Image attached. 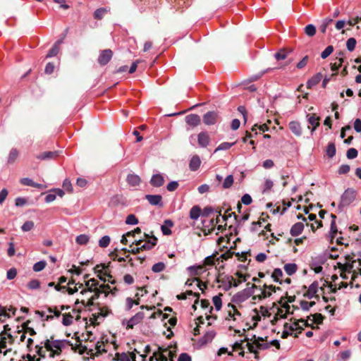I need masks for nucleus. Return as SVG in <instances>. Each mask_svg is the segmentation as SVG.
<instances>
[{
    "mask_svg": "<svg viewBox=\"0 0 361 361\" xmlns=\"http://www.w3.org/2000/svg\"><path fill=\"white\" fill-rule=\"evenodd\" d=\"M66 343L68 345H72L70 341L67 340H54V336L50 337V339H47L44 342V346L47 350L50 351L49 357H54L59 355L62 351V343Z\"/></svg>",
    "mask_w": 361,
    "mask_h": 361,
    "instance_id": "nucleus-1",
    "label": "nucleus"
},
{
    "mask_svg": "<svg viewBox=\"0 0 361 361\" xmlns=\"http://www.w3.org/2000/svg\"><path fill=\"white\" fill-rule=\"evenodd\" d=\"M304 326L310 327L312 329H319L318 326H314L312 324H309L304 319H294L293 325H289L288 323H285L283 325L284 329H288L290 331L298 330V332L293 334V337L298 338V335L302 333L304 330Z\"/></svg>",
    "mask_w": 361,
    "mask_h": 361,
    "instance_id": "nucleus-2",
    "label": "nucleus"
},
{
    "mask_svg": "<svg viewBox=\"0 0 361 361\" xmlns=\"http://www.w3.org/2000/svg\"><path fill=\"white\" fill-rule=\"evenodd\" d=\"M355 199V191L352 188L347 189L341 196V205L348 206Z\"/></svg>",
    "mask_w": 361,
    "mask_h": 361,
    "instance_id": "nucleus-3",
    "label": "nucleus"
},
{
    "mask_svg": "<svg viewBox=\"0 0 361 361\" xmlns=\"http://www.w3.org/2000/svg\"><path fill=\"white\" fill-rule=\"evenodd\" d=\"M111 262H109L107 265L105 264H100L95 266L94 268V272L98 274H104V275L107 276L109 278L108 281L111 283L114 284L116 283L115 280L111 281L110 279H112V276L111 275L109 271V267L110 265Z\"/></svg>",
    "mask_w": 361,
    "mask_h": 361,
    "instance_id": "nucleus-4",
    "label": "nucleus"
},
{
    "mask_svg": "<svg viewBox=\"0 0 361 361\" xmlns=\"http://www.w3.org/2000/svg\"><path fill=\"white\" fill-rule=\"evenodd\" d=\"M112 56H113V51L111 49H106L102 50L98 57V60H97L98 63L101 66H104L110 61Z\"/></svg>",
    "mask_w": 361,
    "mask_h": 361,
    "instance_id": "nucleus-5",
    "label": "nucleus"
},
{
    "mask_svg": "<svg viewBox=\"0 0 361 361\" xmlns=\"http://www.w3.org/2000/svg\"><path fill=\"white\" fill-rule=\"evenodd\" d=\"M219 115L215 111H208L203 116V122L207 126L214 125L216 123Z\"/></svg>",
    "mask_w": 361,
    "mask_h": 361,
    "instance_id": "nucleus-6",
    "label": "nucleus"
},
{
    "mask_svg": "<svg viewBox=\"0 0 361 361\" xmlns=\"http://www.w3.org/2000/svg\"><path fill=\"white\" fill-rule=\"evenodd\" d=\"M197 142L201 147H207L210 142V137L207 132H200L197 135Z\"/></svg>",
    "mask_w": 361,
    "mask_h": 361,
    "instance_id": "nucleus-7",
    "label": "nucleus"
},
{
    "mask_svg": "<svg viewBox=\"0 0 361 361\" xmlns=\"http://www.w3.org/2000/svg\"><path fill=\"white\" fill-rule=\"evenodd\" d=\"M185 122L188 125L194 128L201 123V118L199 115L192 114L185 116Z\"/></svg>",
    "mask_w": 361,
    "mask_h": 361,
    "instance_id": "nucleus-8",
    "label": "nucleus"
},
{
    "mask_svg": "<svg viewBox=\"0 0 361 361\" xmlns=\"http://www.w3.org/2000/svg\"><path fill=\"white\" fill-rule=\"evenodd\" d=\"M251 295V293L247 289L237 293L234 296L233 301L235 302H243L248 299Z\"/></svg>",
    "mask_w": 361,
    "mask_h": 361,
    "instance_id": "nucleus-9",
    "label": "nucleus"
},
{
    "mask_svg": "<svg viewBox=\"0 0 361 361\" xmlns=\"http://www.w3.org/2000/svg\"><path fill=\"white\" fill-rule=\"evenodd\" d=\"M143 319L144 313L142 312H137L128 320L127 323V329H133L135 324L140 323Z\"/></svg>",
    "mask_w": 361,
    "mask_h": 361,
    "instance_id": "nucleus-10",
    "label": "nucleus"
},
{
    "mask_svg": "<svg viewBox=\"0 0 361 361\" xmlns=\"http://www.w3.org/2000/svg\"><path fill=\"white\" fill-rule=\"evenodd\" d=\"M293 49L291 47H285L279 49L274 55L275 59L277 61L286 59L289 54L293 53Z\"/></svg>",
    "mask_w": 361,
    "mask_h": 361,
    "instance_id": "nucleus-11",
    "label": "nucleus"
},
{
    "mask_svg": "<svg viewBox=\"0 0 361 361\" xmlns=\"http://www.w3.org/2000/svg\"><path fill=\"white\" fill-rule=\"evenodd\" d=\"M59 154L58 151L54 152H44L37 155H36V158L39 160H50L56 159Z\"/></svg>",
    "mask_w": 361,
    "mask_h": 361,
    "instance_id": "nucleus-12",
    "label": "nucleus"
},
{
    "mask_svg": "<svg viewBox=\"0 0 361 361\" xmlns=\"http://www.w3.org/2000/svg\"><path fill=\"white\" fill-rule=\"evenodd\" d=\"M319 288V283L315 281L308 288L307 290L303 294V296L311 299L317 293Z\"/></svg>",
    "mask_w": 361,
    "mask_h": 361,
    "instance_id": "nucleus-13",
    "label": "nucleus"
},
{
    "mask_svg": "<svg viewBox=\"0 0 361 361\" xmlns=\"http://www.w3.org/2000/svg\"><path fill=\"white\" fill-rule=\"evenodd\" d=\"M201 159L197 154L193 155L189 163V169L192 171H196L200 166Z\"/></svg>",
    "mask_w": 361,
    "mask_h": 361,
    "instance_id": "nucleus-14",
    "label": "nucleus"
},
{
    "mask_svg": "<svg viewBox=\"0 0 361 361\" xmlns=\"http://www.w3.org/2000/svg\"><path fill=\"white\" fill-rule=\"evenodd\" d=\"M158 239L154 236L152 235V240H147L146 243L143 245H141L139 247V249L142 250H149L152 249L157 243Z\"/></svg>",
    "mask_w": 361,
    "mask_h": 361,
    "instance_id": "nucleus-15",
    "label": "nucleus"
},
{
    "mask_svg": "<svg viewBox=\"0 0 361 361\" xmlns=\"http://www.w3.org/2000/svg\"><path fill=\"white\" fill-rule=\"evenodd\" d=\"M164 183V177L161 174H154L150 180V184L154 187H161Z\"/></svg>",
    "mask_w": 361,
    "mask_h": 361,
    "instance_id": "nucleus-16",
    "label": "nucleus"
},
{
    "mask_svg": "<svg viewBox=\"0 0 361 361\" xmlns=\"http://www.w3.org/2000/svg\"><path fill=\"white\" fill-rule=\"evenodd\" d=\"M304 229V224L302 222L295 223L290 228V233L292 236L299 235Z\"/></svg>",
    "mask_w": 361,
    "mask_h": 361,
    "instance_id": "nucleus-17",
    "label": "nucleus"
},
{
    "mask_svg": "<svg viewBox=\"0 0 361 361\" xmlns=\"http://www.w3.org/2000/svg\"><path fill=\"white\" fill-rule=\"evenodd\" d=\"M308 122L310 125L312 126V131L316 130V128L319 126L320 117L316 116V114H307Z\"/></svg>",
    "mask_w": 361,
    "mask_h": 361,
    "instance_id": "nucleus-18",
    "label": "nucleus"
},
{
    "mask_svg": "<svg viewBox=\"0 0 361 361\" xmlns=\"http://www.w3.org/2000/svg\"><path fill=\"white\" fill-rule=\"evenodd\" d=\"M288 127L291 132L296 136H300L302 135V129L298 122L291 121L289 123Z\"/></svg>",
    "mask_w": 361,
    "mask_h": 361,
    "instance_id": "nucleus-19",
    "label": "nucleus"
},
{
    "mask_svg": "<svg viewBox=\"0 0 361 361\" xmlns=\"http://www.w3.org/2000/svg\"><path fill=\"white\" fill-rule=\"evenodd\" d=\"M322 78H323V75L322 73H318L315 74L307 82V88H312L314 85H317L321 81Z\"/></svg>",
    "mask_w": 361,
    "mask_h": 361,
    "instance_id": "nucleus-20",
    "label": "nucleus"
},
{
    "mask_svg": "<svg viewBox=\"0 0 361 361\" xmlns=\"http://www.w3.org/2000/svg\"><path fill=\"white\" fill-rule=\"evenodd\" d=\"M146 200L152 205H159L161 204L162 197L159 195H147L145 196Z\"/></svg>",
    "mask_w": 361,
    "mask_h": 361,
    "instance_id": "nucleus-21",
    "label": "nucleus"
},
{
    "mask_svg": "<svg viewBox=\"0 0 361 361\" xmlns=\"http://www.w3.org/2000/svg\"><path fill=\"white\" fill-rule=\"evenodd\" d=\"M127 182L132 186H137L140 183L141 180L137 175L129 174L127 176Z\"/></svg>",
    "mask_w": 361,
    "mask_h": 361,
    "instance_id": "nucleus-22",
    "label": "nucleus"
},
{
    "mask_svg": "<svg viewBox=\"0 0 361 361\" xmlns=\"http://www.w3.org/2000/svg\"><path fill=\"white\" fill-rule=\"evenodd\" d=\"M283 268L286 273L288 275L291 276L297 271L298 266L295 263H288L285 264Z\"/></svg>",
    "mask_w": 361,
    "mask_h": 361,
    "instance_id": "nucleus-23",
    "label": "nucleus"
},
{
    "mask_svg": "<svg viewBox=\"0 0 361 361\" xmlns=\"http://www.w3.org/2000/svg\"><path fill=\"white\" fill-rule=\"evenodd\" d=\"M201 208L199 206H194L190 211V217L192 219L196 220L201 214Z\"/></svg>",
    "mask_w": 361,
    "mask_h": 361,
    "instance_id": "nucleus-24",
    "label": "nucleus"
},
{
    "mask_svg": "<svg viewBox=\"0 0 361 361\" xmlns=\"http://www.w3.org/2000/svg\"><path fill=\"white\" fill-rule=\"evenodd\" d=\"M355 262V260H353L351 264H342L338 262L337 264L338 268L341 270L342 272H351L353 268V263Z\"/></svg>",
    "mask_w": 361,
    "mask_h": 361,
    "instance_id": "nucleus-25",
    "label": "nucleus"
},
{
    "mask_svg": "<svg viewBox=\"0 0 361 361\" xmlns=\"http://www.w3.org/2000/svg\"><path fill=\"white\" fill-rule=\"evenodd\" d=\"M283 276V272L281 269L276 268L274 269V271L271 274V278L274 279V281L279 283L280 284H282V281L280 280V278Z\"/></svg>",
    "mask_w": 361,
    "mask_h": 361,
    "instance_id": "nucleus-26",
    "label": "nucleus"
},
{
    "mask_svg": "<svg viewBox=\"0 0 361 361\" xmlns=\"http://www.w3.org/2000/svg\"><path fill=\"white\" fill-rule=\"evenodd\" d=\"M326 155L329 158H332L335 156L336 152V145L334 142H329L326 147Z\"/></svg>",
    "mask_w": 361,
    "mask_h": 361,
    "instance_id": "nucleus-27",
    "label": "nucleus"
},
{
    "mask_svg": "<svg viewBox=\"0 0 361 361\" xmlns=\"http://www.w3.org/2000/svg\"><path fill=\"white\" fill-rule=\"evenodd\" d=\"M221 296H223V294L219 293L218 295H215L212 298L213 303L216 310H220L222 307Z\"/></svg>",
    "mask_w": 361,
    "mask_h": 361,
    "instance_id": "nucleus-28",
    "label": "nucleus"
},
{
    "mask_svg": "<svg viewBox=\"0 0 361 361\" xmlns=\"http://www.w3.org/2000/svg\"><path fill=\"white\" fill-rule=\"evenodd\" d=\"M30 323V320H27L22 324L23 330L25 333H29L30 336H35L37 333L35 329L32 327H29L28 325Z\"/></svg>",
    "mask_w": 361,
    "mask_h": 361,
    "instance_id": "nucleus-29",
    "label": "nucleus"
},
{
    "mask_svg": "<svg viewBox=\"0 0 361 361\" xmlns=\"http://www.w3.org/2000/svg\"><path fill=\"white\" fill-rule=\"evenodd\" d=\"M19 155V152L17 149L13 148L10 151L8 158V162L10 164L13 163L18 158Z\"/></svg>",
    "mask_w": 361,
    "mask_h": 361,
    "instance_id": "nucleus-30",
    "label": "nucleus"
},
{
    "mask_svg": "<svg viewBox=\"0 0 361 361\" xmlns=\"http://www.w3.org/2000/svg\"><path fill=\"white\" fill-rule=\"evenodd\" d=\"M90 240V237L85 234H81L76 237L75 242L78 245H86Z\"/></svg>",
    "mask_w": 361,
    "mask_h": 361,
    "instance_id": "nucleus-31",
    "label": "nucleus"
},
{
    "mask_svg": "<svg viewBox=\"0 0 361 361\" xmlns=\"http://www.w3.org/2000/svg\"><path fill=\"white\" fill-rule=\"evenodd\" d=\"M63 315L62 324L67 326H70L73 324V317L71 313H64Z\"/></svg>",
    "mask_w": 361,
    "mask_h": 361,
    "instance_id": "nucleus-32",
    "label": "nucleus"
},
{
    "mask_svg": "<svg viewBox=\"0 0 361 361\" xmlns=\"http://www.w3.org/2000/svg\"><path fill=\"white\" fill-rule=\"evenodd\" d=\"M305 33L308 37H313L316 34V27L312 24H309L304 28Z\"/></svg>",
    "mask_w": 361,
    "mask_h": 361,
    "instance_id": "nucleus-33",
    "label": "nucleus"
},
{
    "mask_svg": "<svg viewBox=\"0 0 361 361\" xmlns=\"http://www.w3.org/2000/svg\"><path fill=\"white\" fill-rule=\"evenodd\" d=\"M235 144V142H222L214 150V153H216L218 151L221 150H227L230 149L232 146H233Z\"/></svg>",
    "mask_w": 361,
    "mask_h": 361,
    "instance_id": "nucleus-34",
    "label": "nucleus"
},
{
    "mask_svg": "<svg viewBox=\"0 0 361 361\" xmlns=\"http://www.w3.org/2000/svg\"><path fill=\"white\" fill-rule=\"evenodd\" d=\"M310 317H313V322L317 324H322L325 318V317L322 315L321 313H315L314 314H310V316L307 317V319H310Z\"/></svg>",
    "mask_w": 361,
    "mask_h": 361,
    "instance_id": "nucleus-35",
    "label": "nucleus"
},
{
    "mask_svg": "<svg viewBox=\"0 0 361 361\" xmlns=\"http://www.w3.org/2000/svg\"><path fill=\"white\" fill-rule=\"evenodd\" d=\"M89 292L94 293V295L91 296L92 299L96 300H97L100 295L104 292V290H101L100 288L95 287L94 288H90Z\"/></svg>",
    "mask_w": 361,
    "mask_h": 361,
    "instance_id": "nucleus-36",
    "label": "nucleus"
},
{
    "mask_svg": "<svg viewBox=\"0 0 361 361\" xmlns=\"http://www.w3.org/2000/svg\"><path fill=\"white\" fill-rule=\"evenodd\" d=\"M114 360L116 361H130V356L128 353H116Z\"/></svg>",
    "mask_w": 361,
    "mask_h": 361,
    "instance_id": "nucleus-37",
    "label": "nucleus"
},
{
    "mask_svg": "<svg viewBox=\"0 0 361 361\" xmlns=\"http://www.w3.org/2000/svg\"><path fill=\"white\" fill-rule=\"evenodd\" d=\"M315 304L314 301L307 302L306 300H301L300 302V307L304 311H308Z\"/></svg>",
    "mask_w": 361,
    "mask_h": 361,
    "instance_id": "nucleus-38",
    "label": "nucleus"
},
{
    "mask_svg": "<svg viewBox=\"0 0 361 361\" xmlns=\"http://www.w3.org/2000/svg\"><path fill=\"white\" fill-rule=\"evenodd\" d=\"M107 10L104 8H100L97 9L94 13V17L95 19L101 20L103 18L105 13H106Z\"/></svg>",
    "mask_w": 361,
    "mask_h": 361,
    "instance_id": "nucleus-39",
    "label": "nucleus"
},
{
    "mask_svg": "<svg viewBox=\"0 0 361 361\" xmlns=\"http://www.w3.org/2000/svg\"><path fill=\"white\" fill-rule=\"evenodd\" d=\"M233 183V177L232 175H228L225 178L223 183V188L228 189L230 188Z\"/></svg>",
    "mask_w": 361,
    "mask_h": 361,
    "instance_id": "nucleus-40",
    "label": "nucleus"
},
{
    "mask_svg": "<svg viewBox=\"0 0 361 361\" xmlns=\"http://www.w3.org/2000/svg\"><path fill=\"white\" fill-rule=\"evenodd\" d=\"M60 47L57 46V44H54L53 47L49 49V52L47 54V58H50L55 56L59 52Z\"/></svg>",
    "mask_w": 361,
    "mask_h": 361,
    "instance_id": "nucleus-41",
    "label": "nucleus"
},
{
    "mask_svg": "<svg viewBox=\"0 0 361 361\" xmlns=\"http://www.w3.org/2000/svg\"><path fill=\"white\" fill-rule=\"evenodd\" d=\"M138 222V219L135 214L128 215L126 219V224L129 225H136Z\"/></svg>",
    "mask_w": 361,
    "mask_h": 361,
    "instance_id": "nucleus-42",
    "label": "nucleus"
},
{
    "mask_svg": "<svg viewBox=\"0 0 361 361\" xmlns=\"http://www.w3.org/2000/svg\"><path fill=\"white\" fill-rule=\"evenodd\" d=\"M111 241V238L108 235L103 236L99 240V245L101 247H106Z\"/></svg>",
    "mask_w": 361,
    "mask_h": 361,
    "instance_id": "nucleus-43",
    "label": "nucleus"
},
{
    "mask_svg": "<svg viewBox=\"0 0 361 361\" xmlns=\"http://www.w3.org/2000/svg\"><path fill=\"white\" fill-rule=\"evenodd\" d=\"M334 48L332 45L328 46L321 54L322 59H324L329 56L334 51Z\"/></svg>",
    "mask_w": 361,
    "mask_h": 361,
    "instance_id": "nucleus-44",
    "label": "nucleus"
},
{
    "mask_svg": "<svg viewBox=\"0 0 361 361\" xmlns=\"http://www.w3.org/2000/svg\"><path fill=\"white\" fill-rule=\"evenodd\" d=\"M219 258H216V255H213L209 257H207L204 259V265L206 266H212L215 264L216 261H219Z\"/></svg>",
    "mask_w": 361,
    "mask_h": 361,
    "instance_id": "nucleus-45",
    "label": "nucleus"
},
{
    "mask_svg": "<svg viewBox=\"0 0 361 361\" xmlns=\"http://www.w3.org/2000/svg\"><path fill=\"white\" fill-rule=\"evenodd\" d=\"M356 45V39L354 37L349 38L346 42V47L349 51H353Z\"/></svg>",
    "mask_w": 361,
    "mask_h": 361,
    "instance_id": "nucleus-46",
    "label": "nucleus"
},
{
    "mask_svg": "<svg viewBox=\"0 0 361 361\" xmlns=\"http://www.w3.org/2000/svg\"><path fill=\"white\" fill-rule=\"evenodd\" d=\"M165 264L163 262H158L154 264L152 267V270L154 273H159L165 269Z\"/></svg>",
    "mask_w": 361,
    "mask_h": 361,
    "instance_id": "nucleus-47",
    "label": "nucleus"
},
{
    "mask_svg": "<svg viewBox=\"0 0 361 361\" xmlns=\"http://www.w3.org/2000/svg\"><path fill=\"white\" fill-rule=\"evenodd\" d=\"M35 226V224L32 221H25L21 228L24 232H27L31 231Z\"/></svg>",
    "mask_w": 361,
    "mask_h": 361,
    "instance_id": "nucleus-48",
    "label": "nucleus"
},
{
    "mask_svg": "<svg viewBox=\"0 0 361 361\" xmlns=\"http://www.w3.org/2000/svg\"><path fill=\"white\" fill-rule=\"evenodd\" d=\"M47 262L45 261H39L34 264L33 270L36 272L40 271L45 268Z\"/></svg>",
    "mask_w": 361,
    "mask_h": 361,
    "instance_id": "nucleus-49",
    "label": "nucleus"
},
{
    "mask_svg": "<svg viewBox=\"0 0 361 361\" xmlns=\"http://www.w3.org/2000/svg\"><path fill=\"white\" fill-rule=\"evenodd\" d=\"M358 152L355 148H350L346 152V157L349 159H355L357 157Z\"/></svg>",
    "mask_w": 361,
    "mask_h": 361,
    "instance_id": "nucleus-50",
    "label": "nucleus"
},
{
    "mask_svg": "<svg viewBox=\"0 0 361 361\" xmlns=\"http://www.w3.org/2000/svg\"><path fill=\"white\" fill-rule=\"evenodd\" d=\"M215 335H216V334L214 331L207 332L203 336L204 342V343L211 342L213 340V338H214Z\"/></svg>",
    "mask_w": 361,
    "mask_h": 361,
    "instance_id": "nucleus-51",
    "label": "nucleus"
},
{
    "mask_svg": "<svg viewBox=\"0 0 361 361\" xmlns=\"http://www.w3.org/2000/svg\"><path fill=\"white\" fill-rule=\"evenodd\" d=\"M196 281L197 282V286L200 288V290H202V291H203V288H202V286H204V287H206V285L204 283H202V281H200L199 279L197 278H195L194 279H192V281L190 280H188L185 283V285L188 286H191L192 285V283Z\"/></svg>",
    "mask_w": 361,
    "mask_h": 361,
    "instance_id": "nucleus-52",
    "label": "nucleus"
},
{
    "mask_svg": "<svg viewBox=\"0 0 361 361\" xmlns=\"http://www.w3.org/2000/svg\"><path fill=\"white\" fill-rule=\"evenodd\" d=\"M40 286V282L37 279H32L27 283V288L31 290L37 289Z\"/></svg>",
    "mask_w": 361,
    "mask_h": 361,
    "instance_id": "nucleus-53",
    "label": "nucleus"
},
{
    "mask_svg": "<svg viewBox=\"0 0 361 361\" xmlns=\"http://www.w3.org/2000/svg\"><path fill=\"white\" fill-rule=\"evenodd\" d=\"M330 233H331V241H332L333 239L336 237V233H338L337 226H336V222L334 221V220L331 221Z\"/></svg>",
    "mask_w": 361,
    "mask_h": 361,
    "instance_id": "nucleus-54",
    "label": "nucleus"
},
{
    "mask_svg": "<svg viewBox=\"0 0 361 361\" xmlns=\"http://www.w3.org/2000/svg\"><path fill=\"white\" fill-rule=\"evenodd\" d=\"M271 295V293L270 292H267L266 290H262V293L259 295H254L252 297L253 300L258 299L259 300L267 298L268 297H270Z\"/></svg>",
    "mask_w": 361,
    "mask_h": 361,
    "instance_id": "nucleus-55",
    "label": "nucleus"
},
{
    "mask_svg": "<svg viewBox=\"0 0 361 361\" xmlns=\"http://www.w3.org/2000/svg\"><path fill=\"white\" fill-rule=\"evenodd\" d=\"M350 167L348 164H342L338 170V173L339 174H346L350 171Z\"/></svg>",
    "mask_w": 361,
    "mask_h": 361,
    "instance_id": "nucleus-56",
    "label": "nucleus"
},
{
    "mask_svg": "<svg viewBox=\"0 0 361 361\" xmlns=\"http://www.w3.org/2000/svg\"><path fill=\"white\" fill-rule=\"evenodd\" d=\"M178 183L177 181H171L170 182L167 186V190L169 192L175 191L178 188Z\"/></svg>",
    "mask_w": 361,
    "mask_h": 361,
    "instance_id": "nucleus-57",
    "label": "nucleus"
},
{
    "mask_svg": "<svg viewBox=\"0 0 361 361\" xmlns=\"http://www.w3.org/2000/svg\"><path fill=\"white\" fill-rule=\"evenodd\" d=\"M308 59H309V57L308 56H305L302 58V59L301 61H300L297 65H296V67L298 68V69H302L303 68L307 63L308 62Z\"/></svg>",
    "mask_w": 361,
    "mask_h": 361,
    "instance_id": "nucleus-58",
    "label": "nucleus"
},
{
    "mask_svg": "<svg viewBox=\"0 0 361 361\" xmlns=\"http://www.w3.org/2000/svg\"><path fill=\"white\" fill-rule=\"evenodd\" d=\"M17 275V270L16 268L10 269L6 274V277L8 279L11 280L13 279Z\"/></svg>",
    "mask_w": 361,
    "mask_h": 361,
    "instance_id": "nucleus-59",
    "label": "nucleus"
},
{
    "mask_svg": "<svg viewBox=\"0 0 361 361\" xmlns=\"http://www.w3.org/2000/svg\"><path fill=\"white\" fill-rule=\"evenodd\" d=\"M226 281L230 282L233 287H237L241 283L240 280L235 279L232 276H226Z\"/></svg>",
    "mask_w": 361,
    "mask_h": 361,
    "instance_id": "nucleus-60",
    "label": "nucleus"
},
{
    "mask_svg": "<svg viewBox=\"0 0 361 361\" xmlns=\"http://www.w3.org/2000/svg\"><path fill=\"white\" fill-rule=\"evenodd\" d=\"M252 197L248 194H245L241 198V203H243L245 205H249L252 203Z\"/></svg>",
    "mask_w": 361,
    "mask_h": 361,
    "instance_id": "nucleus-61",
    "label": "nucleus"
},
{
    "mask_svg": "<svg viewBox=\"0 0 361 361\" xmlns=\"http://www.w3.org/2000/svg\"><path fill=\"white\" fill-rule=\"evenodd\" d=\"M20 182L23 185H28V186H33L34 185V181L29 178H23L20 180Z\"/></svg>",
    "mask_w": 361,
    "mask_h": 361,
    "instance_id": "nucleus-62",
    "label": "nucleus"
},
{
    "mask_svg": "<svg viewBox=\"0 0 361 361\" xmlns=\"http://www.w3.org/2000/svg\"><path fill=\"white\" fill-rule=\"evenodd\" d=\"M178 361H192V358L188 353H183L179 355Z\"/></svg>",
    "mask_w": 361,
    "mask_h": 361,
    "instance_id": "nucleus-63",
    "label": "nucleus"
},
{
    "mask_svg": "<svg viewBox=\"0 0 361 361\" xmlns=\"http://www.w3.org/2000/svg\"><path fill=\"white\" fill-rule=\"evenodd\" d=\"M354 129L356 132H361V120L360 118H356L354 122Z\"/></svg>",
    "mask_w": 361,
    "mask_h": 361,
    "instance_id": "nucleus-64",
    "label": "nucleus"
}]
</instances>
